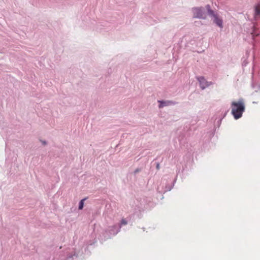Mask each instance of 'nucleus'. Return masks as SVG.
Instances as JSON below:
<instances>
[{"label":"nucleus","mask_w":260,"mask_h":260,"mask_svg":"<svg viewBox=\"0 0 260 260\" xmlns=\"http://www.w3.org/2000/svg\"><path fill=\"white\" fill-rule=\"evenodd\" d=\"M156 168H157V169H159V164H157Z\"/></svg>","instance_id":"nucleus-10"},{"label":"nucleus","mask_w":260,"mask_h":260,"mask_svg":"<svg viewBox=\"0 0 260 260\" xmlns=\"http://www.w3.org/2000/svg\"><path fill=\"white\" fill-rule=\"evenodd\" d=\"M193 17L197 18L205 19L206 16L202 8H194L192 9Z\"/></svg>","instance_id":"nucleus-2"},{"label":"nucleus","mask_w":260,"mask_h":260,"mask_svg":"<svg viewBox=\"0 0 260 260\" xmlns=\"http://www.w3.org/2000/svg\"><path fill=\"white\" fill-rule=\"evenodd\" d=\"M206 8L207 10L208 11V14L212 16L213 15H214L215 14L214 11L211 9L210 6L209 5H208L206 6Z\"/></svg>","instance_id":"nucleus-6"},{"label":"nucleus","mask_w":260,"mask_h":260,"mask_svg":"<svg viewBox=\"0 0 260 260\" xmlns=\"http://www.w3.org/2000/svg\"><path fill=\"white\" fill-rule=\"evenodd\" d=\"M44 144H46V143L45 142H43Z\"/></svg>","instance_id":"nucleus-12"},{"label":"nucleus","mask_w":260,"mask_h":260,"mask_svg":"<svg viewBox=\"0 0 260 260\" xmlns=\"http://www.w3.org/2000/svg\"><path fill=\"white\" fill-rule=\"evenodd\" d=\"M127 222L125 219L122 218L120 221V226L127 224Z\"/></svg>","instance_id":"nucleus-9"},{"label":"nucleus","mask_w":260,"mask_h":260,"mask_svg":"<svg viewBox=\"0 0 260 260\" xmlns=\"http://www.w3.org/2000/svg\"><path fill=\"white\" fill-rule=\"evenodd\" d=\"M160 104L159 105V108H161L165 106H168L172 105H175L176 104L175 102H174L171 101H158Z\"/></svg>","instance_id":"nucleus-5"},{"label":"nucleus","mask_w":260,"mask_h":260,"mask_svg":"<svg viewBox=\"0 0 260 260\" xmlns=\"http://www.w3.org/2000/svg\"><path fill=\"white\" fill-rule=\"evenodd\" d=\"M212 16L214 17V22L216 24L217 26H218L220 28L223 27L222 25V20L218 17V15L217 14H214L212 15Z\"/></svg>","instance_id":"nucleus-4"},{"label":"nucleus","mask_w":260,"mask_h":260,"mask_svg":"<svg viewBox=\"0 0 260 260\" xmlns=\"http://www.w3.org/2000/svg\"><path fill=\"white\" fill-rule=\"evenodd\" d=\"M231 113L235 119H238L241 117L245 109L243 99H241L238 101L233 102L231 104Z\"/></svg>","instance_id":"nucleus-1"},{"label":"nucleus","mask_w":260,"mask_h":260,"mask_svg":"<svg viewBox=\"0 0 260 260\" xmlns=\"http://www.w3.org/2000/svg\"><path fill=\"white\" fill-rule=\"evenodd\" d=\"M138 172V170H136L135 171V173H137V172Z\"/></svg>","instance_id":"nucleus-11"},{"label":"nucleus","mask_w":260,"mask_h":260,"mask_svg":"<svg viewBox=\"0 0 260 260\" xmlns=\"http://www.w3.org/2000/svg\"><path fill=\"white\" fill-rule=\"evenodd\" d=\"M198 80L200 82L201 88L202 89L208 87L212 84V82H208L204 77L200 76L197 78Z\"/></svg>","instance_id":"nucleus-3"},{"label":"nucleus","mask_w":260,"mask_h":260,"mask_svg":"<svg viewBox=\"0 0 260 260\" xmlns=\"http://www.w3.org/2000/svg\"><path fill=\"white\" fill-rule=\"evenodd\" d=\"M255 15H260V4L255 7Z\"/></svg>","instance_id":"nucleus-7"},{"label":"nucleus","mask_w":260,"mask_h":260,"mask_svg":"<svg viewBox=\"0 0 260 260\" xmlns=\"http://www.w3.org/2000/svg\"><path fill=\"white\" fill-rule=\"evenodd\" d=\"M85 199L82 200L79 203V209L81 210L83 208L84 201Z\"/></svg>","instance_id":"nucleus-8"}]
</instances>
